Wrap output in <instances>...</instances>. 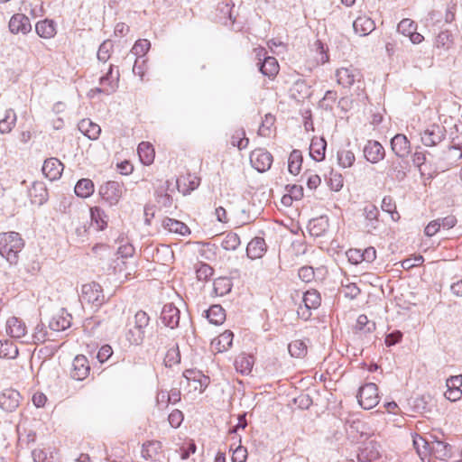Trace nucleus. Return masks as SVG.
Listing matches in <instances>:
<instances>
[{"label": "nucleus", "instance_id": "obj_1", "mask_svg": "<svg viewBox=\"0 0 462 462\" xmlns=\"http://www.w3.org/2000/svg\"><path fill=\"white\" fill-rule=\"evenodd\" d=\"M150 323V317L143 310H138L132 319H128L125 338L134 346L143 344L146 329Z\"/></svg>", "mask_w": 462, "mask_h": 462}, {"label": "nucleus", "instance_id": "obj_2", "mask_svg": "<svg viewBox=\"0 0 462 462\" xmlns=\"http://www.w3.org/2000/svg\"><path fill=\"white\" fill-rule=\"evenodd\" d=\"M24 246L23 239L17 232H6L0 234V254L9 262L16 264L18 254Z\"/></svg>", "mask_w": 462, "mask_h": 462}, {"label": "nucleus", "instance_id": "obj_3", "mask_svg": "<svg viewBox=\"0 0 462 462\" xmlns=\"http://www.w3.org/2000/svg\"><path fill=\"white\" fill-rule=\"evenodd\" d=\"M125 191L124 183L109 180L99 188V194L102 199L109 206H116L120 201Z\"/></svg>", "mask_w": 462, "mask_h": 462}, {"label": "nucleus", "instance_id": "obj_4", "mask_svg": "<svg viewBox=\"0 0 462 462\" xmlns=\"http://www.w3.org/2000/svg\"><path fill=\"white\" fill-rule=\"evenodd\" d=\"M80 301L98 308L105 302V296L101 286L92 282L84 284L81 288Z\"/></svg>", "mask_w": 462, "mask_h": 462}, {"label": "nucleus", "instance_id": "obj_5", "mask_svg": "<svg viewBox=\"0 0 462 462\" xmlns=\"http://www.w3.org/2000/svg\"><path fill=\"white\" fill-rule=\"evenodd\" d=\"M303 305H300L297 310L298 317L303 320H308L311 317V310H316L320 306V294L316 290L307 291L302 297Z\"/></svg>", "mask_w": 462, "mask_h": 462}, {"label": "nucleus", "instance_id": "obj_6", "mask_svg": "<svg viewBox=\"0 0 462 462\" xmlns=\"http://www.w3.org/2000/svg\"><path fill=\"white\" fill-rule=\"evenodd\" d=\"M357 400L360 406L365 410L375 407L379 402L377 385L374 383H368L361 386L358 391Z\"/></svg>", "mask_w": 462, "mask_h": 462}, {"label": "nucleus", "instance_id": "obj_7", "mask_svg": "<svg viewBox=\"0 0 462 462\" xmlns=\"http://www.w3.org/2000/svg\"><path fill=\"white\" fill-rule=\"evenodd\" d=\"M421 142L425 146L432 147L439 143L446 136V129L439 125H429L421 134Z\"/></svg>", "mask_w": 462, "mask_h": 462}, {"label": "nucleus", "instance_id": "obj_8", "mask_svg": "<svg viewBox=\"0 0 462 462\" xmlns=\"http://www.w3.org/2000/svg\"><path fill=\"white\" fill-rule=\"evenodd\" d=\"M22 396L13 388L4 389L0 393V408L6 412L14 411L20 405Z\"/></svg>", "mask_w": 462, "mask_h": 462}, {"label": "nucleus", "instance_id": "obj_9", "mask_svg": "<svg viewBox=\"0 0 462 462\" xmlns=\"http://www.w3.org/2000/svg\"><path fill=\"white\" fill-rule=\"evenodd\" d=\"M251 165L259 172L268 171L273 163V155L265 149H255L250 154Z\"/></svg>", "mask_w": 462, "mask_h": 462}, {"label": "nucleus", "instance_id": "obj_10", "mask_svg": "<svg viewBox=\"0 0 462 462\" xmlns=\"http://www.w3.org/2000/svg\"><path fill=\"white\" fill-rule=\"evenodd\" d=\"M462 159V141L455 142L448 146V150L443 152L441 162L443 168L449 169L453 166L457 165L459 161Z\"/></svg>", "mask_w": 462, "mask_h": 462}, {"label": "nucleus", "instance_id": "obj_11", "mask_svg": "<svg viewBox=\"0 0 462 462\" xmlns=\"http://www.w3.org/2000/svg\"><path fill=\"white\" fill-rule=\"evenodd\" d=\"M337 81L344 88H350L356 81H360L362 75L356 68H340L336 71Z\"/></svg>", "mask_w": 462, "mask_h": 462}, {"label": "nucleus", "instance_id": "obj_12", "mask_svg": "<svg viewBox=\"0 0 462 462\" xmlns=\"http://www.w3.org/2000/svg\"><path fill=\"white\" fill-rule=\"evenodd\" d=\"M363 152L365 160L374 164L383 160L385 156L383 146L379 142L373 140L365 143Z\"/></svg>", "mask_w": 462, "mask_h": 462}, {"label": "nucleus", "instance_id": "obj_13", "mask_svg": "<svg viewBox=\"0 0 462 462\" xmlns=\"http://www.w3.org/2000/svg\"><path fill=\"white\" fill-rule=\"evenodd\" d=\"M180 311L172 303L165 304L161 312V320L164 326L173 329L180 324Z\"/></svg>", "mask_w": 462, "mask_h": 462}, {"label": "nucleus", "instance_id": "obj_14", "mask_svg": "<svg viewBox=\"0 0 462 462\" xmlns=\"http://www.w3.org/2000/svg\"><path fill=\"white\" fill-rule=\"evenodd\" d=\"M90 366L88 358L83 355L77 356L72 362L70 376L74 380L82 381L89 374Z\"/></svg>", "mask_w": 462, "mask_h": 462}, {"label": "nucleus", "instance_id": "obj_15", "mask_svg": "<svg viewBox=\"0 0 462 462\" xmlns=\"http://www.w3.org/2000/svg\"><path fill=\"white\" fill-rule=\"evenodd\" d=\"M391 147L394 154L400 159L407 157L411 152L410 141L402 134H397L392 138Z\"/></svg>", "mask_w": 462, "mask_h": 462}, {"label": "nucleus", "instance_id": "obj_16", "mask_svg": "<svg viewBox=\"0 0 462 462\" xmlns=\"http://www.w3.org/2000/svg\"><path fill=\"white\" fill-rule=\"evenodd\" d=\"M380 446L375 441H369L357 453L358 462H374L380 457Z\"/></svg>", "mask_w": 462, "mask_h": 462}, {"label": "nucleus", "instance_id": "obj_17", "mask_svg": "<svg viewBox=\"0 0 462 462\" xmlns=\"http://www.w3.org/2000/svg\"><path fill=\"white\" fill-rule=\"evenodd\" d=\"M387 176L393 180L402 181L407 175V163L399 159L388 160Z\"/></svg>", "mask_w": 462, "mask_h": 462}, {"label": "nucleus", "instance_id": "obj_18", "mask_svg": "<svg viewBox=\"0 0 462 462\" xmlns=\"http://www.w3.org/2000/svg\"><path fill=\"white\" fill-rule=\"evenodd\" d=\"M63 164L56 158L46 159L42 165V173L51 180L59 179L63 171Z\"/></svg>", "mask_w": 462, "mask_h": 462}, {"label": "nucleus", "instance_id": "obj_19", "mask_svg": "<svg viewBox=\"0 0 462 462\" xmlns=\"http://www.w3.org/2000/svg\"><path fill=\"white\" fill-rule=\"evenodd\" d=\"M31 202L34 205H42L48 199V190L42 181H34L29 189Z\"/></svg>", "mask_w": 462, "mask_h": 462}, {"label": "nucleus", "instance_id": "obj_20", "mask_svg": "<svg viewBox=\"0 0 462 462\" xmlns=\"http://www.w3.org/2000/svg\"><path fill=\"white\" fill-rule=\"evenodd\" d=\"M9 29L13 33L22 32L25 34L31 31L32 25L26 15L23 14H16L10 19Z\"/></svg>", "mask_w": 462, "mask_h": 462}, {"label": "nucleus", "instance_id": "obj_21", "mask_svg": "<svg viewBox=\"0 0 462 462\" xmlns=\"http://www.w3.org/2000/svg\"><path fill=\"white\" fill-rule=\"evenodd\" d=\"M72 317L64 309L55 314L49 323V327L54 331H63L71 326Z\"/></svg>", "mask_w": 462, "mask_h": 462}, {"label": "nucleus", "instance_id": "obj_22", "mask_svg": "<svg viewBox=\"0 0 462 462\" xmlns=\"http://www.w3.org/2000/svg\"><path fill=\"white\" fill-rule=\"evenodd\" d=\"M6 332L11 337L19 339L26 336L27 328L22 319L11 317L6 321Z\"/></svg>", "mask_w": 462, "mask_h": 462}, {"label": "nucleus", "instance_id": "obj_23", "mask_svg": "<svg viewBox=\"0 0 462 462\" xmlns=\"http://www.w3.org/2000/svg\"><path fill=\"white\" fill-rule=\"evenodd\" d=\"M364 216L365 218V227L367 233L372 234L378 228L379 220V209L374 205H367L364 208Z\"/></svg>", "mask_w": 462, "mask_h": 462}, {"label": "nucleus", "instance_id": "obj_24", "mask_svg": "<svg viewBox=\"0 0 462 462\" xmlns=\"http://www.w3.org/2000/svg\"><path fill=\"white\" fill-rule=\"evenodd\" d=\"M266 243L263 237H254L247 245L246 254L250 259L261 258L266 252Z\"/></svg>", "mask_w": 462, "mask_h": 462}, {"label": "nucleus", "instance_id": "obj_25", "mask_svg": "<svg viewBox=\"0 0 462 462\" xmlns=\"http://www.w3.org/2000/svg\"><path fill=\"white\" fill-rule=\"evenodd\" d=\"M412 441H413V447L416 449L421 461L422 462H426V460L430 461L431 441H429L424 437L418 435V434L413 436Z\"/></svg>", "mask_w": 462, "mask_h": 462}, {"label": "nucleus", "instance_id": "obj_26", "mask_svg": "<svg viewBox=\"0 0 462 462\" xmlns=\"http://www.w3.org/2000/svg\"><path fill=\"white\" fill-rule=\"evenodd\" d=\"M353 28L360 36H365L375 29V23L370 17L364 15L354 21Z\"/></svg>", "mask_w": 462, "mask_h": 462}, {"label": "nucleus", "instance_id": "obj_27", "mask_svg": "<svg viewBox=\"0 0 462 462\" xmlns=\"http://www.w3.org/2000/svg\"><path fill=\"white\" fill-rule=\"evenodd\" d=\"M257 65L260 72L269 79H273L279 72V64L274 57H264L263 60Z\"/></svg>", "mask_w": 462, "mask_h": 462}, {"label": "nucleus", "instance_id": "obj_28", "mask_svg": "<svg viewBox=\"0 0 462 462\" xmlns=\"http://www.w3.org/2000/svg\"><path fill=\"white\" fill-rule=\"evenodd\" d=\"M78 126L79 130L90 140H97L101 133L100 126L88 118L82 119Z\"/></svg>", "mask_w": 462, "mask_h": 462}, {"label": "nucleus", "instance_id": "obj_29", "mask_svg": "<svg viewBox=\"0 0 462 462\" xmlns=\"http://www.w3.org/2000/svg\"><path fill=\"white\" fill-rule=\"evenodd\" d=\"M162 226L171 233L187 236L190 233L189 226L177 219L166 217L162 220Z\"/></svg>", "mask_w": 462, "mask_h": 462}, {"label": "nucleus", "instance_id": "obj_30", "mask_svg": "<svg viewBox=\"0 0 462 462\" xmlns=\"http://www.w3.org/2000/svg\"><path fill=\"white\" fill-rule=\"evenodd\" d=\"M233 338V332L226 330L212 341V346L217 352H225L232 346Z\"/></svg>", "mask_w": 462, "mask_h": 462}, {"label": "nucleus", "instance_id": "obj_31", "mask_svg": "<svg viewBox=\"0 0 462 462\" xmlns=\"http://www.w3.org/2000/svg\"><path fill=\"white\" fill-rule=\"evenodd\" d=\"M254 359L253 356L242 354L235 360L236 370L242 374H249L253 369Z\"/></svg>", "mask_w": 462, "mask_h": 462}, {"label": "nucleus", "instance_id": "obj_32", "mask_svg": "<svg viewBox=\"0 0 462 462\" xmlns=\"http://www.w3.org/2000/svg\"><path fill=\"white\" fill-rule=\"evenodd\" d=\"M327 143L324 138H313L310 146V154L316 161L320 162L325 157Z\"/></svg>", "mask_w": 462, "mask_h": 462}, {"label": "nucleus", "instance_id": "obj_33", "mask_svg": "<svg viewBox=\"0 0 462 462\" xmlns=\"http://www.w3.org/2000/svg\"><path fill=\"white\" fill-rule=\"evenodd\" d=\"M37 34L45 39L52 38L56 33V28L53 21L45 19L40 21L35 25Z\"/></svg>", "mask_w": 462, "mask_h": 462}, {"label": "nucleus", "instance_id": "obj_34", "mask_svg": "<svg viewBox=\"0 0 462 462\" xmlns=\"http://www.w3.org/2000/svg\"><path fill=\"white\" fill-rule=\"evenodd\" d=\"M141 162L145 165H150L154 160V149L150 143L142 142L137 148Z\"/></svg>", "mask_w": 462, "mask_h": 462}, {"label": "nucleus", "instance_id": "obj_35", "mask_svg": "<svg viewBox=\"0 0 462 462\" xmlns=\"http://www.w3.org/2000/svg\"><path fill=\"white\" fill-rule=\"evenodd\" d=\"M94 183L89 179L79 180L74 188L76 195L84 199L90 197L94 193Z\"/></svg>", "mask_w": 462, "mask_h": 462}, {"label": "nucleus", "instance_id": "obj_36", "mask_svg": "<svg viewBox=\"0 0 462 462\" xmlns=\"http://www.w3.org/2000/svg\"><path fill=\"white\" fill-rule=\"evenodd\" d=\"M19 354L17 346L11 340H0V357L14 359Z\"/></svg>", "mask_w": 462, "mask_h": 462}, {"label": "nucleus", "instance_id": "obj_37", "mask_svg": "<svg viewBox=\"0 0 462 462\" xmlns=\"http://www.w3.org/2000/svg\"><path fill=\"white\" fill-rule=\"evenodd\" d=\"M207 318L210 323L220 325L226 319L225 310L220 305H213L207 310Z\"/></svg>", "mask_w": 462, "mask_h": 462}, {"label": "nucleus", "instance_id": "obj_38", "mask_svg": "<svg viewBox=\"0 0 462 462\" xmlns=\"http://www.w3.org/2000/svg\"><path fill=\"white\" fill-rule=\"evenodd\" d=\"M162 448L161 442L159 441H148L143 445L142 448V457L144 459H156L157 455L159 454Z\"/></svg>", "mask_w": 462, "mask_h": 462}, {"label": "nucleus", "instance_id": "obj_39", "mask_svg": "<svg viewBox=\"0 0 462 462\" xmlns=\"http://www.w3.org/2000/svg\"><path fill=\"white\" fill-rule=\"evenodd\" d=\"M288 351L292 357L302 358L307 355L308 347L303 340L296 339L288 345Z\"/></svg>", "mask_w": 462, "mask_h": 462}, {"label": "nucleus", "instance_id": "obj_40", "mask_svg": "<svg viewBox=\"0 0 462 462\" xmlns=\"http://www.w3.org/2000/svg\"><path fill=\"white\" fill-rule=\"evenodd\" d=\"M302 163V154L300 150H293L288 160V169L289 171L293 174L297 175L300 173V168Z\"/></svg>", "mask_w": 462, "mask_h": 462}, {"label": "nucleus", "instance_id": "obj_41", "mask_svg": "<svg viewBox=\"0 0 462 462\" xmlns=\"http://www.w3.org/2000/svg\"><path fill=\"white\" fill-rule=\"evenodd\" d=\"M213 287L216 295L224 296L230 292L232 282L226 277H218L214 281Z\"/></svg>", "mask_w": 462, "mask_h": 462}, {"label": "nucleus", "instance_id": "obj_42", "mask_svg": "<svg viewBox=\"0 0 462 462\" xmlns=\"http://www.w3.org/2000/svg\"><path fill=\"white\" fill-rule=\"evenodd\" d=\"M16 123V114L13 109H8L5 112V118L0 120V133L8 134L12 131Z\"/></svg>", "mask_w": 462, "mask_h": 462}, {"label": "nucleus", "instance_id": "obj_43", "mask_svg": "<svg viewBox=\"0 0 462 462\" xmlns=\"http://www.w3.org/2000/svg\"><path fill=\"white\" fill-rule=\"evenodd\" d=\"M92 222H94L97 229L104 230L107 226V216L103 209L98 207L90 209Z\"/></svg>", "mask_w": 462, "mask_h": 462}, {"label": "nucleus", "instance_id": "obj_44", "mask_svg": "<svg viewBox=\"0 0 462 462\" xmlns=\"http://www.w3.org/2000/svg\"><path fill=\"white\" fill-rule=\"evenodd\" d=\"M430 447V456L438 459H445L448 457V444L440 440H434L431 441Z\"/></svg>", "mask_w": 462, "mask_h": 462}, {"label": "nucleus", "instance_id": "obj_45", "mask_svg": "<svg viewBox=\"0 0 462 462\" xmlns=\"http://www.w3.org/2000/svg\"><path fill=\"white\" fill-rule=\"evenodd\" d=\"M327 227L328 220L323 217L311 219L308 226L310 233L314 236H321Z\"/></svg>", "mask_w": 462, "mask_h": 462}, {"label": "nucleus", "instance_id": "obj_46", "mask_svg": "<svg viewBox=\"0 0 462 462\" xmlns=\"http://www.w3.org/2000/svg\"><path fill=\"white\" fill-rule=\"evenodd\" d=\"M381 208L383 211L389 213L393 221L400 219V214L396 210V205L391 196H385L382 200Z\"/></svg>", "mask_w": 462, "mask_h": 462}, {"label": "nucleus", "instance_id": "obj_47", "mask_svg": "<svg viewBox=\"0 0 462 462\" xmlns=\"http://www.w3.org/2000/svg\"><path fill=\"white\" fill-rule=\"evenodd\" d=\"M356 161L355 154L352 151L342 149L337 152L338 164L343 168L351 167Z\"/></svg>", "mask_w": 462, "mask_h": 462}, {"label": "nucleus", "instance_id": "obj_48", "mask_svg": "<svg viewBox=\"0 0 462 462\" xmlns=\"http://www.w3.org/2000/svg\"><path fill=\"white\" fill-rule=\"evenodd\" d=\"M248 143L249 139L245 137V130L243 128L236 130L231 137V144L242 150L246 148Z\"/></svg>", "mask_w": 462, "mask_h": 462}, {"label": "nucleus", "instance_id": "obj_49", "mask_svg": "<svg viewBox=\"0 0 462 462\" xmlns=\"http://www.w3.org/2000/svg\"><path fill=\"white\" fill-rule=\"evenodd\" d=\"M34 462H52L53 453L51 448H35L32 452Z\"/></svg>", "mask_w": 462, "mask_h": 462}, {"label": "nucleus", "instance_id": "obj_50", "mask_svg": "<svg viewBox=\"0 0 462 462\" xmlns=\"http://www.w3.org/2000/svg\"><path fill=\"white\" fill-rule=\"evenodd\" d=\"M151 43L146 39H140L135 42L134 45L131 50V53L136 56L138 59L143 58L146 52L150 50Z\"/></svg>", "mask_w": 462, "mask_h": 462}, {"label": "nucleus", "instance_id": "obj_51", "mask_svg": "<svg viewBox=\"0 0 462 462\" xmlns=\"http://www.w3.org/2000/svg\"><path fill=\"white\" fill-rule=\"evenodd\" d=\"M241 244L240 237L236 233H228L223 239L221 245L225 250H236Z\"/></svg>", "mask_w": 462, "mask_h": 462}, {"label": "nucleus", "instance_id": "obj_52", "mask_svg": "<svg viewBox=\"0 0 462 462\" xmlns=\"http://www.w3.org/2000/svg\"><path fill=\"white\" fill-rule=\"evenodd\" d=\"M213 273V268L208 263H199L196 267V275L199 281L207 282Z\"/></svg>", "mask_w": 462, "mask_h": 462}, {"label": "nucleus", "instance_id": "obj_53", "mask_svg": "<svg viewBox=\"0 0 462 462\" xmlns=\"http://www.w3.org/2000/svg\"><path fill=\"white\" fill-rule=\"evenodd\" d=\"M356 328L364 333H371L375 329V323L370 321L366 315L362 314L356 319Z\"/></svg>", "mask_w": 462, "mask_h": 462}, {"label": "nucleus", "instance_id": "obj_54", "mask_svg": "<svg viewBox=\"0 0 462 462\" xmlns=\"http://www.w3.org/2000/svg\"><path fill=\"white\" fill-rule=\"evenodd\" d=\"M452 44V34L448 31L440 32L436 37L435 46L448 50Z\"/></svg>", "mask_w": 462, "mask_h": 462}, {"label": "nucleus", "instance_id": "obj_55", "mask_svg": "<svg viewBox=\"0 0 462 462\" xmlns=\"http://www.w3.org/2000/svg\"><path fill=\"white\" fill-rule=\"evenodd\" d=\"M180 362V354L179 346H175L170 348L165 356L164 363L166 366L171 367L172 365Z\"/></svg>", "mask_w": 462, "mask_h": 462}, {"label": "nucleus", "instance_id": "obj_56", "mask_svg": "<svg viewBox=\"0 0 462 462\" xmlns=\"http://www.w3.org/2000/svg\"><path fill=\"white\" fill-rule=\"evenodd\" d=\"M275 121V118L272 115H266L263 121L262 122L261 125L258 129V134L260 136H269L271 134V127L273 125Z\"/></svg>", "mask_w": 462, "mask_h": 462}, {"label": "nucleus", "instance_id": "obj_57", "mask_svg": "<svg viewBox=\"0 0 462 462\" xmlns=\"http://www.w3.org/2000/svg\"><path fill=\"white\" fill-rule=\"evenodd\" d=\"M113 49V43L111 41H105L100 46L97 51V59L100 61L106 62L109 57L110 52Z\"/></svg>", "mask_w": 462, "mask_h": 462}, {"label": "nucleus", "instance_id": "obj_58", "mask_svg": "<svg viewBox=\"0 0 462 462\" xmlns=\"http://www.w3.org/2000/svg\"><path fill=\"white\" fill-rule=\"evenodd\" d=\"M397 30L399 32L408 36L412 31L416 30V24L411 19H403L399 23Z\"/></svg>", "mask_w": 462, "mask_h": 462}, {"label": "nucleus", "instance_id": "obj_59", "mask_svg": "<svg viewBox=\"0 0 462 462\" xmlns=\"http://www.w3.org/2000/svg\"><path fill=\"white\" fill-rule=\"evenodd\" d=\"M328 182L332 190L338 191L343 187L342 175L339 173H334L333 171H331Z\"/></svg>", "mask_w": 462, "mask_h": 462}, {"label": "nucleus", "instance_id": "obj_60", "mask_svg": "<svg viewBox=\"0 0 462 462\" xmlns=\"http://www.w3.org/2000/svg\"><path fill=\"white\" fill-rule=\"evenodd\" d=\"M47 331L43 324H38L32 334V340L34 344L43 343L46 340Z\"/></svg>", "mask_w": 462, "mask_h": 462}, {"label": "nucleus", "instance_id": "obj_61", "mask_svg": "<svg viewBox=\"0 0 462 462\" xmlns=\"http://www.w3.org/2000/svg\"><path fill=\"white\" fill-rule=\"evenodd\" d=\"M234 7V4L231 1H223L218 4L217 10L222 14L223 18H228L233 21L232 17V9Z\"/></svg>", "mask_w": 462, "mask_h": 462}, {"label": "nucleus", "instance_id": "obj_62", "mask_svg": "<svg viewBox=\"0 0 462 462\" xmlns=\"http://www.w3.org/2000/svg\"><path fill=\"white\" fill-rule=\"evenodd\" d=\"M183 413L180 410L172 411L168 417L169 423L173 428L180 427L183 421Z\"/></svg>", "mask_w": 462, "mask_h": 462}, {"label": "nucleus", "instance_id": "obj_63", "mask_svg": "<svg viewBox=\"0 0 462 462\" xmlns=\"http://www.w3.org/2000/svg\"><path fill=\"white\" fill-rule=\"evenodd\" d=\"M314 270L311 266H303L300 268L298 275L299 278L304 282H310L314 278Z\"/></svg>", "mask_w": 462, "mask_h": 462}, {"label": "nucleus", "instance_id": "obj_64", "mask_svg": "<svg viewBox=\"0 0 462 462\" xmlns=\"http://www.w3.org/2000/svg\"><path fill=\"white\" fill-rule=\"evenodd\" d=\"M247 458V450L243 446L236 447L232 453V462H245Z\"/></svg>", "mask_w": 462, "mask_h": 462}]
</instances>
